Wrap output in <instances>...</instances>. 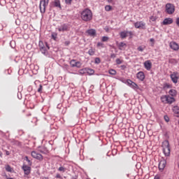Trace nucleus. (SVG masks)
I'll return each instance as SVG.
<instances>
[{
    "mask_svg": "<svg viewBox=\"0 0 179 179\" xmlns=\"http://www.w3.org/2000/svg\"><path fill=\"white\" fill-rule=\"evenodd\" d=\"M169 94L170 95H163L161 96V101L164 104H173V103L176 101L174 97L177 96V91L176 90H171L169 92Z\"/></svg>",
    "mask_w": 179,
    "mask_h": 179,
    "instance_id": "f257e3e1",
    "label": "nucleus"
},
{
    "mask_svg": "<svg viewBox=\"0 0 179 179\" xmlns=\"http://www.w3.org/2000/svg\"><path fill=\"white\" fill-rule=\"evenodd\" d=\"M80 18L83 22H90L93 19V13L89 8H85L80 13Z\"/></svg>",
    "mask_w": 179,
    "mask_h": 179,
    "instance_id": "f03ea898",
    "label": "nucleus"
},
{
    "mask_svg": "<svg viewBox=\"0 0 179 179\" xmlns=\"http://www.w3.org/2000/svg\"><path fill=\"white\" fill-rule=\"evenodd\" d=\"M162 149L165 156H170V143L169 141L165 140L162 143Z\"/></svg>",
    "mask_w": 179,
    "mask_h": 179,
    "instance_id": "7ed1b4c3",
    "label": "nucleus"
},
{
    "mask_svg": "<svg viewBox=\"0 0 179 179\" xmlns=\"http://www.w3.org/2000/svg\"><path fill=\"white\" fill-rule=\"evenodd\" d=\"M48 2H50V0H41L40 1L39 8L41 13H45V8L48 6Z\"/></svg>",
    "mask_w": 179,
    "mask_h": 179,
    "instance_id": "20e7f679",
    "label": "nucleus"
},
{
    "mask_svg": "<svg viewBox=\"0 0 179 179\" xmlns=\"http://www.w3.org/2000/svg\"><path fill=\"white\" fill-rule=\"evenodd\" d=\"M165 8H166V13L168 15H173V13L176 12V6H174V4L166 3Z\"/></svg>",
    "mask_w": 179,
    "mask_h": 179,
    "instance_id": "39448f33",
    "label": "nucleus"
},
{
    "mask_svg": "<svg viewBox=\"0 0 179 179\" xmlns=\"http://www.w3.org/2000/svg\"><path fill=\"white\" fill-rule=\"evenodd\" d=\"M134 27L136 29H141L142 30H145L146 29V23L143 21H138L134 23Z\"/></svg>",
    "mask_w": 179,
    "mask_h": 179,
    "instance_id": "423d86ee",
    "label": "nucleus"
},
{
    "mask_svg": "<svg viewBox=\"0 0 179 179\" xmlns=\"http://www.w3.org/2000/svg\"><path fill=\"white\" fill-rule=\"evenodd\" d=\"M31 155L34 159H36V160H39V162H43L44 159L41 154L36 152V151H32Z\"/></svg>",
    "mask_w": 179,
    "mask_h": 179,
    "instance_id": "0eeeda50",
    "label": "nucleus"
},
{
    "mask_svg": "<svg viewBox=\"0 0 179 179\" xmlns=\"http://www.w3.org/2000/svg\"><path fill=\"white\" fill-rule=\"evenodd\" d=\"M170 78L173 83H178L179 75L177 72H173L170 75Z\"/></svg>",
    "mask_w": 179,
    "mask_h": 179,
    "instance_id": "6e6552de",
    "label": "nucleus"
},
{
    "mask_svg": "<svg viewBox=\"0 0 179 179\" xmlns=\"http://www.w3.org/2000/svg\"><path fill=\"white\" fill-rule=\"evenodd\" d=\"M167 164V162L166 159H161L159 163V171H163L164 169L166 168V166Z\"/></svg>",
    "mask_w": 179,
    "mask_h": 179,
    "instance_id": "1a4fd4ad",
    "label": "nucleus"
},
{
    "mask_svg": "<svg viewBox=\"0 0 179 179\" xmlns=\"http://www.w3.org/2000/svg\"><path fill=\"white\" fill-rule=\"evenodd\" d=\"M22 169L25 174V176H29L30 173H31V167L27 166V165H23L22 166Z\"/></svg>",
    "mask_w": 179,
    "mask_h": 179,
    "instance_id": "9d476101",
    "label": "nucleus"
},
{
    "mask_svg": "<svg viewBox=\"0 0 179 179\" xmlns=\"http://www.w3.org/2000/svg\"><path fill=\"white\" fill-rule=\"evenodd\" d=\"M70 64L73 68H75V66L76 68H80V66H82V63H80V62H76L75 59L71 60Z\"/></svg>",
    "mask_w": 179,
    "mask_h": 179,
    "instance_id": "9b49d317",
    "label": "nucleus"
},
{
    "mask_svg": "<svg viewBox=\"0 0 179 179\" xmlns=\"http://www.w3.org/2000/svg\"><path fill=\"white\" fill-rule=\"evenodd\" d=\"M69 30V26L66 24H63L58 28V31L64 33V31H68Z\"/></svg>",
    "mask_w": 179,
    "mask_h": 179,
    "instance_id": "f8f14e48",
    "label": "nucleus"
},
{
    "mask_svg": "<svg viewBox=\"0 0 179 179\" xmlns=\"http://www.w3.org/2000/svg\"><path fill=\"white\" fill-rule=\"evenodd\" d=\"M48 50H50V46H48V43H45V46L41 48L40 51L44 55H47V54H48Z\"/></svg>",
    "mask_w": 179,
    "mask_h": 179,
    "instance_id": "ddd939ff",
    "label": "nucleus"
},
{
    "mask_svg": "<svg viewBox=\"0 0 179 179\" xmlns=\"http://www.w3.org/2000/svg\"><path fill=\"white\" fill-rule=\"evenodd\" d=\"M169 46L171 48V50H173V51H178L179 50V45L176 42H171L169 43Z\"/></svg>",
    "mask_w": 179,
    "mask_h": 179,
    "instance_id": "4468645a",
    "label": "nucleus"
},
{
    "mask_svg": "<svg viewBox=\"0 0 179 179\" xmlns=\"http://www.w3.org/2000/svg\"><path fill=\"white\" fill-rule=\"evenodd\" d=\"M117 45L119 50H120V51H124V50L127 48V43L124 42H120V43L117 42Z\"/></svg>",
    "mask_w": 179,
    "mask_h": 179,
    "instance_id": "2eb2a0df",
    "label": "nucleus"
},
{
    "mask_svg": "<svg viewBox=\"0 0 179 179\" xmlns=\"http://www.w3.org/2000/svg\"><path fill=\"white\" fill-rule=\"evenodd\" d=\"M136 78L137 79H139V80H141V82H143V80H145V73H143V71H139L138 73H137Z\"/></svg>",
    "mask_w": 179,
    "mask_h": 179,
    "instance_id": "dca6fc26",
    "label": "nucleus"
},
{
    "mask_svg": "<svg viewBox=\"0 0 179 179\" xmlns=\"http://www.w3.org/2000/svg\"><path fill=\"white\" fill-rule=\"evenodd\" d=\"M144 66L147 71H150L152 69V62L150 60H147L144 62Z\"/></svg>",
    "mask_w": 179,
    "mask_h": 179,
    "instance_id": "f3484780",
    "label": "nucleus"
},
{
    "mask_svg": "<svg viewBox=\"0 0 179 179\" xmlns=\"http://www.w3.org/2000/svg\"><path fill=\"white\" fill-rule=\"evenodd\" d=\"M172 110L175 117H179V107L178 106H175L173 107Z\"/></svg>",
    "mask_w": 179,
    "mask_h": 179,
    "instance_id": "a211bd4d",
    "label": "nucleus"
},
{
    "mask_svg": "<svg viewBox=\"0 0 179 179\" xmlns=\"http://www.w3.org/2000/svg\"><path fill=\"white\" fill-rule=\"evenodd\" d=\"M173 18H165L162 22V24H164V26L167 25V24H171L173 23Z\"/></svg>",
    "mask_w": 179,
    "mask_h": 179,
    "instance_id": "6ab92c4d",
    "label": "nucleus"
},
{
    "mask_svg": "<svg viewBox=\"0 0 179 179\" xmlns=\"http://www.w3.org/2000/svg\"><path fill=\"white\" fill-rule=\"evenodd\" d=\"M87 34H89V36H90L91 37H96V30L91 29H88L87 31Z\"/></svg>",
    "mask_w": 179,
    "mask_h": 179,
    "instance_id": "aec40b11",
    "label": "nucleus"
},
{
    "mask_svg": "<svg viewBox=\"0 0 179 179\" xmlns=\"http://www.w3.org/2000/svg\"><path fill=\"white\" fill-rule=\"evenodd\" d=\"M54 5L56 8H59L61 9V1L59 0H55Z\"/></svg>",
    "mask_w": 179,
    "mask_h": 179,
    "instance_id": "412c9836",
    "label": "nucleus"
},
{
    "mask_svg": "<svg viewBox=\"0 0 179 179\" xmlns=\"http://www.w3.org/2000/svg\"><path fill=\"white\" fill-rule=\"evenodd\" d=\"M120 36L121 38H127V37L128 36V32L122 31L120 33Z\"/></svg>",
    "mask_w": 179,
    "mask_h": 179,
    "instance_id": "4be33fe9",
    "label": "nucleus"
},
{
    "mask_svg": "<svg viewBox=\"0 0 179 179\" xmlns=\"http://www.w3.org/2000/svg\"><path fill=\"white\" fill-rule=\"evenodd\" d=\"M145 48H146L145 46L140 45L138 47L137 50H138V51H140V52H143V51L145 50Z\"/></svg>",
    "mask_w": 179,
    "mask_h": 179,
    "instance_id": "5701e85b",
    "label": "nucleus"
},
{
    "mask_svg": "<svg viewBox=\"0 0 179 179\" xmlns=\"http://www.w3.org/2000/svg\"><path fill=\"white\" fill-rule=\"evenodd\" d=\"M113 10V7L111 6L108 5L105 6V10L106 12H110V10Z\"/></svg>",
    "mask_w": 179,
    "mask_h": 179,
    "instance_id": "b1692460",
    "label": "nucleus"
},
{
    "mask_svg": "<svg viewBox=\"0 0 179 179\" xmlns=\"http://www.w3.org/2000/svg\"><path fill=\"white\" fill-rule=\"evenodd\" d=\"M6 171H8V173H12V171L13 170L10 166L7 165L6 166Z\"/></svg>",
    "mask_w": 179,
    "mask_h": 179,
    "instance_id": "393cba45",
    "label": "nucleus"
},
{
    "mask_svg": "<svg viewBox=\"0 0 179 179\" xmlns=\"http://www.w3.org/2000/svg\"><path fill=\"white\" fill-rule=\"evenodd\" d=\"M45 47V43H44L43 41H39V49L43 48Z\"/></svg>",
    "mask_w": 179,
    "mask_h": 179,
    "instance_id": "a878e982",
    "label": "nucleus"
},
{
    "mask_svg": "<svg viewBox=\"0 0 179 179\" xmlns=\"http://www.w3.org/2000/svg\"><path fill=\"white\" fill-rule=\"evenodd\" d=\"M58 171H62V173H65V171H66V169H65V167L64 166H60L58 169Z\"/></svg>",
    "mask_w": 179,
    "mask_h": 179,
    "instance_id": "bb28decb",
    "label": "nucleus"
},
{
    "mask_svg": "<svg viewBox=\"0 0 179 179\" xmlns=\"http://www.w3.org/2000/svg\"><path fill=\"white\" fill-rule=\"evenodd\" d=\"M94 52H95L94 50L92 48L88 50L89 55H94Z\"/></svg>",
    "mask_w": 179,
    "mask_h": 179,
    "instance_id": "cd10ccee",
    "label": "nucleus"
},
{
    "mask_svg": "<svg viewBox=\"0 0 179 179\" xmlns=\"http://www.w3.org/2000/svg\"><path fill=\"white\" fill-rule=\"evenodd\" d=\"M133 89H138V85L133 82L130 85Z\"/></svg>",
    "mask_w": 179,
    "mask_h": 179,
    "instance_id": "c85d7f7f",
    "label": "nucleus"
},
{
    "mask_svg": "<svg viewBox=\"0 0 179 179\" xmlns=\"http://www.w3.org/2000/svg\"><path fill=\"white\" fill-rule=\"evenodd\" d=\"M109 73H110V75H116L117 71L114 69H110V70H109Z\"/></svg>",
    "mask_w": 179,
    "mask_h": 179,
    "instance_id": "c756f323",
    "label": "nucleus"
},
{
    "mask_svg": "<svg viewBox=\"0 0 179 179\" xmlns=\"http://www.w3.org/2000/svg\"><path fill=\"white\" fill-rule=\"evenodd\" d=\"M164 89H171V85L169 83H166L164 85Z\"/></svg>",
    "mask_w": 179,
    "mask_h": 179,
    "instance_id": "7c9ffc66",
    "label": "nucleus"
},
{
    "mask_svg": "<svg viewBox=\"0 0 179 179\" xmlns=\"http://www.w3.org/2000/svg\"><path fill=\"white\" fill-rule=\"evenodd\" d=\"M157 20V17H156V16H151L150 18V20L151 22H156Z\"/></svg>",
    "mask_w": 179,
    "mask_h": 179,
    "instance_id": "2f4dec72",
    "label": "nucleus"
},
{
    "mask_svg": "<svg viewBox=\"0 0 179 179\" xmlns=\"http://www.w3.org/2000/svg\"><path fill=\"white\" fill-rule=\"evenodd\" d=\"M96 47H101V48H104V43L99 42Z\"/></svg>",
    "mask_w": 179,
    "mask_h": 179,
    "instance_id": "473e14b6",
    "label": "nucleus"
},
{
    "mask_svg": "<svg viewBox=\"0 0 179 179\" xmlns=\"http://www.w3.org/2000/svg\"><path fill=\"white\" fill-rule=\"evenodd\" d=\"M87 73L90 75H93L94 73V70L90 69L87 70Z\"/></svg>",
    "mask_w": 179,
    "mask_h": 179,
    "instance_id": "72a5a7b5",
    "label": "nucleus"
},
{
    "mask_svg": "<svg viewBox=\"0 0 179 179\" xmlns=\"http://www.w3.org/2000/svg\"><path fill=\"white\" fill-rule=\"evenodd\" d=\"M101 41H103V42L108 41V36H103L102 38H101Z\"/></svg>",
    "mask_w": 179,
    "mask_h": 179,
    "instance_id": "f704fd0d",
    "label": "nucleus"
},
{
    "mask_svg": "<svg viewBox=\"0 0 179 179\" xmlns=\"http://www.w3.org/2000/svg\"><path fill=\"white\" fill-rule=\"evenodd\" d=\"M65 3L66 5H72V0H65Z\"/></svg>",
    "mask_w": 179,
    "mask_h": 179,
    "instance_id": "c9c22d12",
    "label": "nucleus"
},
{
    "mask_svg": "<svg viewBox=\"0 0 179 179\" xmlns=\"http://www.w3.org/2000/svg\"><path fill=\"white\" fill-rule=\"evenodd\" d=\"M122 63V60H121L120 59H116V64L117 65H121Z\"/></svg>",
    "mask_w": 179,
    "mask_h": 179,
    "instance_id": "e433bc0d",
    "label": "nucleus"
},
{
    "mask_svg": "<svg viewBox=\"0 0 179 179\" xmlns=\"http://www.w3.org/2000/svg\"><path fill=\"white\" fill-rule=\"evenodd\" d=\"M38 93H41L43 92V85H40L39 88L38 89Z\"/></svg>",
    "mask_w": 179,
    "mask_h": 179,
    "instance_id": "4c0bfd02",
    "label": "nucleus"
},
{
    "mask_svg": "<svg viewBox=\"0 0 179 179\" xmlns=\"http://www.w3.org/2000/svg\"><path fill=\"white\" fill-rule=\"evenodd\" d=\"M25 160H27V162H28L29 166H31V161H30V159H29L28 157H25Z\"/></svg>",
    "mask_w": 179,
    "mask_h": 179,
    "instance_id": "58836bf2",
    "label": "nucleus"
},
{
    "mask_svg": "<svg viewBox=\"0 0 179 179\" xmlns=\"http://www.w3.org/2000/svg\"><path fill=\"white\" fill-rule=\"evenodd\" d=\"M101 61H100V58L96 57L95 59V64H100Z\"/></svg>",
    "mask_w": 179,
    "mask_h": 179,
    "instance_id": "ea45409f",
    "label": "nucleus"
},
{
    "mask_svg": "<svg viewBox=\"0 0 179 179\" xmlns=\"http://www.w3.org/2000/svg\"><path fill=\"white\" fill-rule=\"evenodd\" d=\"M164 118L166 122H169V121H170V118H169V116H164Z\"/></svg>",
    "mask_w": 179,
    "mask_h": 179,
    "instance_id": "a19ab883",
    "label": "nucleus"
},
{
    "mask_svg": "<svg viewBox=\"0 0 179 179\" xmlns=\"http://www.w3.org/2000/svg\"><path fill=\"white\" fill-rule=\"evenodd\" d=\"M69 44H71V41H66L64 42V45H66V46L69 45Z\"/></svg>",
    "mask_w": 179,
    "mask_h": 179,
    "instance_id": "79ce46f5",
    "label": "nucleus"
},
{
    "mask_svg": "<svg viewBox=\"0 0 179 179\" xmlns=\"http://www.w3.org/2000/svg\"><path fill=\"white\" fill-rule=\"evenodd\" d=\"M55 178H62V176H61V174H59V173H57L56 174V176H55Z\"/></svg>",
    "mask_w": 179,
    "mask_h": 179,
    "instance_id": "37998d69",
    "label": "nucleus"
},
{
    "mask_svg": "<svg viewBox=\"0 0 179 179\" xmlns=\"http://www.w3.org/2000/svg\"><path fill=\"white\" fill-rule=\"evenodd\" d=\"M150 41L151 43H152V46L155 45V39L154 38H150Z\"/></svg>",
    "mask_w": 179,
    "mask_h": 179,
    "instance_id": "c03bdc74",
    "label": "nucleus"
},
{
    "mask_svg": "<svg viewBox=\"0 0 179 179\" xmlns=\"http://www.w3.org/2000/svg\"><path fill=\"white\" fill-rule=\"evenodd\" d=\"M134 82L131 80H127V83L128 85H129V86H131V84H132Z\"/></svg>",
    "mask_w": 179,
    "mask_h": 179,
    "instance_id": "a18cd8bd",
    "label": "nucleus"
},
{
    "mask_svg": "<svg viewBox=\"0 0 179 179\" xmlns=\"http://www.w3.org/2000/svg\"><path fill=\"white\" fill-rule=\"evenodd\" d=\"M176 24L179 27V17L176 19Z\"/></svg>",
    "mask_w": 179,
    "mask_h": 179,
    "instance_id": "49530a36",
    "label": "nucleus"
},
{
    "mask_svg": "<svg viewBox=\"0 0 179 179\" xmlns=\"http://www.w3.org/2000/svg\"><path fill=\"white\" fill-rule=\"evenodd\" d=\"M115 57H116V55H115V54H114V53H113V54L110 55V57H111V58H115Z\"/></svg>",
    "mask_w": 179,
    "mask_h": 179,
    "instance_id": "de8ad7c7",
    "label": "nucleus"
},
{
    "mask_svg": "<svg viewBox=\"0 0 179 179\" xmlns=\"http://www.w3.org/2000/svg\"><path fill=\"white\" fill-rule=\"evenodd\" d=\"M154 179H160V176L159 175L155 176Z\"/></svg>",
    "mask_w": 179,
    "mask_h": 179,
    "instance_id": "09e8293b",
    "label": "nucleus"
},
{
    "mask_svg": "<svg viewBox=\"0 0 179 179\" xmlns=\"http://www.w3.org/2000/svg\"><path fill=\"white\" fill-rule=\"evenodd\" d=\"M6 155H7V156H9V155H10V153L9 152V151H6Z\"/></svg>",
    "mask_w": 179,
    "mask_h": 179,
    "instance_id": "8fccbe9b",
    "label": "nucleus"
},
{
    "mask_svg": "<svg viewBox=\"0 0 179 179\" xmlns=\"http://www.w3.org/2000/svg\"><path fill=\"white\" fill-rule=\"evenodd\" d=\"M108 2L109 3H113V0H108Z\"/></svg>",
    "mask_w": 179,
    "mask_h": 179,
    "instance_id": "3c124183",
    "label": "nucleus"
},
{
    "mask_svg": "<svg viewBox=\"0 0 179 179\" xmlns=\"http://www.w3.org/2000/svg\"><path fill=\"white\" fill-rule=\"evenodd\" d=\"M38 152H40L41 153H44V152L42 150H38Z\"/></svg>",
    "mask_w": 179,
    "mask_h": 179,
    "instance_id": "603ef678",
    "label": "nucleus"
},
{
    "mask_svg": "<svg viewBox=\"0 0 179 179\" xmlns=\"http://www.w3.org/2000/svg\"><path fill=\"white\" fill-rule=\"evenodd\" d=\"M121 68H122V69H124L125 68L124 65L121 66Z\"/></svg>",
    "mask_w": 179,
    "mask_h": 179,
    "instance_id": "864d4df0",
    "label": "nucleus"
},
{
    "mask_svg": "<svg viewBox=\"0 0 179 179\" xmlns=\"http://www.w3.org/2000/svg\"><path fill=\"white\" fill-rule=\"evenodd\" d=\"M0 157H2V152L0 151Z\"/></svg>",
    "mask_w": 179,
    "mask_h": 179,
    "instance_id": "5fc2aeb1",
    "label": "nucleus"
},
{
    "mask_svg": "<svg viewBox=\"0 0 179 179\" xmlns=\"http://www.w3.org/2000/svg\"><path fill=\"white\" fill-rule=\"evenodd\" d=\"M52 38H54V40H55V36H54V35H52Z\"/></svg>",
    "mask_w": 179,
    "mask_h": 179,
    "instance_id": "6e6d98bb",
    "label": "nucleus"
},
{
    "mask_svg": "<svg viewBox=\"0 0 179 179\" xmlns=\"http://www.w3.org/2000/svg\"><path fill=\"white\" fill-rule=\"evenodd\" d=\"M43 179H48V178H47V177H45V178H43Z\"/></svg>",
    "mask_w": 179,
    "mask_h": 179,
    "instance_id": "4d7b16f0",
    "label": "nucleus"
},
{
    "mask_svg": "<svg viewBox=\"0 0 179 179\" xmlns=\"http://www.w3.org/2000/svg\"><path fill=\"white\" fill-rule=\"evenodd\" d=\"M82 71H83V70H80V72H82Z\"/></svg>",
    "mask_w": 179,
    "mask_h": 179,
    "instance_id": "13d9d810",
    "label": "nucleus"
},
{
    "mask_svg": "<svg viewBox=\"0 0 179 179\" xmlns=\"http://www.w3.org/2000/svg\"><path fill=\"white\" fill-rule=\"evenodd\" d=\"M178 179H179V178H178Z\"/></svg>",
    "mask_w": 179,
    "mask_h": 179,
    "instance_id": "bf43d9fd",
    "label": "nucleus"
}]
</instances>
